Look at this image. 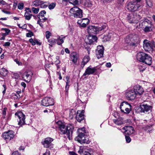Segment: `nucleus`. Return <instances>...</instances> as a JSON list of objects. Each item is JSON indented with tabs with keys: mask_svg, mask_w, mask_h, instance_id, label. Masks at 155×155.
Wrapping results in <instances>:
<instances>
[{
	"mask_svg": "<svg viewBox=\"0 0 155 155\" xmlns=\"http://www.w3.org/2000/svg\"><path fill=\"white\" fill-rule=\"evenodd\" d=\"M56 127H58L60 131L61 134H66L69 140H70V135H71L73 130L74 126L71 124H68L66 127L64 124L61 121L59 120L55 123Z\"/></svg>",
	"mask_w": 155,
	"mask_h": 155,
	"instance_id": "nucleus-1",
	"label": "nucleus"
},
{
	"mask_svg": "<svg viewBox=\"0 0 155 155\" xmlns=\"http://www.w3.org/2000/svg\"><path fill=\"white\" fill-rule=\"evenodd\" d=\"M137 60L148 65H151L152 58L148 54L143 52H140L137 55Z\"/></svg>",
	"mask_w": 155,
	"mask_h": 155,
	"instance_id": "nucleus-2",
	"label": "nucleus"
},
{
	"mask_svg": "<svg viewBox=\"0 0 155 155\" xmlns=\"http://www.w3.org/2000/svg\"><path fill=\"white\" fill-rule=\"evenodd\" d=\"M141 6L142 3L140 2L133 0L128 3L126 8L129 11L134 12L140 10Z\"/></svg>",
	"mask_w": 155,
	"mask_h": 155,
	"instance_id": "nucleus-3",
	"label": "nucleus"
},
{
	"mask_svg": "<svg viewBox=\"0 0 155 155\" xmlns=\"http://www.w3.org/2000/svg\"><path fill=\"white\" fill-rule=\"evenodd\" d=\"M107 26L105 24L103 25L102 26H89L87 27V31L89 34H97L99 31H103L104 32L105 29H107Z\"/></svg>",
	"mask_w": 155,
	"mask_h": 155,
	"instance_id": "nucleus-4",
	"label": "nucleus"
},
{
	"mask_svg": "<svg viewBox=\"0 0 155 155\" xmlns=\"http://www.w3.org/2000/svg\"><path fill=\"white\" fill-rule=\"evenodd\" d=\"M125 41L131 46L136 47L139 44L140 41L138 36L135 35L132 37H126L125 39Z\"/></svg>",
	"mask_w": 155,
	"mask_h": 155,
	"instance_id": "nucleus-5",
	"label": "nucleus"
},
{
	"mask_svg": "<svg viewBox=\"0 0 155 155\" xmlns=\"http://www.w3.org/2000/svg\"><path fill=\"white\" fill-rule=\"evenodd\" d=\"M70 12L75 18H81L83 17L82 10L77 6L71 8Z\"/></svg>",
	"mask_w": 155,
	"mask_h": 155,
	"instance_id": "nucleus-6",
	"label": "nucleus"
},
{
	"mask_svg": "<svg viewBox=\"0 0 155 155\" xmlns=\"http://www.w3.org/2000/svg\"><path fill=\"white\" fill-rule=\"evenodd\" d=\"M143 48L146 51H153V48H155V43L145 39L143 41Z\"/></svg>",
	"mask_w": 155,
	"mask_h": 155,
	"instance_id": "nucleus-7",
	"label": "nucleus"
},
{
	"mask_svg": "<svg viewBox=\"0 0 155 155\" xmlns=\"http://www.w3.org/2000/svg\"><path fill=\"white\" fill-rule=\"evenodd\" d=\"M127 18L130 23H137L140 19V16L135 13H134L129 14Z\"/></svg>",
	"mask_w": 155,
	"mask_h": 155,
	"instance_id": "nucleus-8",
	"label": "nucleus"
},
{
	"mask_svg": "<svg viewBox=\"0 0 155 155\" xmlns=\"http://www.w3.org/2000/svg\"><path fill=\"white\" fill-rule=\"evenodd\" d=\"M75 140L81 144H89L90 143V141L86 135L78 134V136L75 138Z\"/></svg>",
	"mask_w": 155,
	"mask_h": 155,
	"instance_id": "nucleus-9",
	"label": "nucleus"
},
{
	"mask_svg": "<svg viewBox=\"0 0 155 155\" xmlns=\"http://www.w3.org/2000/svg\"><path fill=\"white\" fill-rule=\"evenodd\" d=\"M15 115L17 117L18 119H17L18 122V124L20 126H22L23 125L25 124V115L21 112H18L16 113Z\"/></svg>",
	"mask_w": 155,
	"mask_h": 155,
	"instance_id": "nucleus-10",
	"label": "nucleus"
},
{
	"mask_svg": "<svg viewBox=\"0 0 155 155\" xmlns=\"http://www.w3.org/2000/svg\"><path fill=\"white\" fill-rule=\"evenodd\" d=\"M53 139L49 137L45 138L43 141H42L41 143L45 147L51 148L53 147V144L52 142Z\"/></svg>",
	"mask_w": 155,
	"mask_h": 155,
	"instance_id": "nucleus-11",
	"label": "nucleus"
},
{
	"mask_svg": "<svg viewBox=\"0 0 155 155\" xmlns=\"http://www.w3.org/2000/svg\"><path fill=\"white\" fill-rule=\"evenodd\" d=\"M41 104L45 106L53 105L54 104V100L53 98L46 97L42 100Z\"/></svg>",
	"mask_w": 155,
	"mask_h": 155,
	"instance_id": "nucleus-12",
	"label": "nucleus"
},
{
	"mask_svg": "<svg viewBox=\"0 0 155 155\" xmlns=\"http://www.w3.org/2000/svg\"><path fill=\"white\" fill-rule=\"evenodd\" d=\"M14 136V132L12 130H9L7 132H4L2 137L6 140H10L13 139Z\"/></svg>",
	"mask_w": 155,
	"mask_h": 155,
	"instance_id": "nucleus-13",
	"label": "nucleus"
},
{
	"mask_svg": "<svg viewBox=\"0 0 155 155\" xmlns=\"http://www.w3.org/2000/svg\"><path fill=\"white\" fill-rule=\"evenodd\" d=\"M65 36L61 35L59 37L57 40L54 38L48 40V42L52 45H53L57 41V44L58 45H60L64 42L63 39L65 38Z\"/></svg>",
	"mask_w": 155,
	"mask_h": 155,
	"instance_id": "nucleus-14",
	"label": "nucleus"
},
{
	"mask_svg": "<svg viewBox=\"0 0 155 155\" xmlns=\"http://www.w3.org/2000/svg\"><path fill=\"white\" fill-rule=\"evenodd\" d=\"M121 131L125 134L128 135L132 134L134 132L133 127L130 126H126L123 127Z\"/></svg>",
	"mask_w": 155,
	"mask_h": 155,
	"instance_id": "nucleus-15",
	"label": "nucleus"
},
{
	"mask_svg": "<svg viewBox=\"0 0 155 155\" xmlns=\"http://www.w3.org/2000/svg\"><path fill=\"white\" fill-rule=\"evenodd\" d=\"M133 90H129L125 93V96L127 100H132L137 96Z\"/></svg>",
	"mask_w": 155,
	"mask_h": 155,
	"instance_id": "nucleus-16",
	"label": "nucleus"
},
{
	"mask_svg": "<svg viewBox=\"0 0 155 155\" xmlns=\"http://www.w3.org/2000/svg\"><path fill=\"white\" fill-rule=\"evenodd\" d=\"M104 51V48L102 45H99L97 47L96 51V54L98 59L103 57Z\"/></svg>",
	"mask_w": 155,
	"mask_h": 155,
	"instance_id": "nucleus-17",
	"label": "nucleus"
},
{
	"mask_svg": "<svg viewBox=\"0 0 155 155\" xmlns=\"http://www.w3.org/2000/svg\"><path fill=\"white\" fill-rule=\"evenodd\" d=\"M133 90L137 96L141 95L144 92L143 87L139 85H136L134 86Z\"/></svg>",
	"mask_w": 155,
	"mask_h": 155,
	"instance_id": "nucleus-18",
	"label": "nucleus"
},
{
	"mask_svg": "<svg viewBox=\"0 0 155 155\" xmlns=\"http://www.w3.org/2000/svg\"><path fill=\"white\" fill-rule=\"evenodd\" d=\"M84 110H78L77 112V114L76 116V118L77 120L80 122L84 119Z\"/></svg>",
	"mask_w": 155,
	"mask_h": 155,
	"instance_id": "nucleus-19",
	"label": "nucleus"
},
{
	"mask_svg": "<svg viewBox=\"0 0 155 155\" xmlns=\"http://www.w3.org/2000/svg\"><path fill=\"white\" fill-rule=\"evenodd\" d=\"M140 112H147L151 111L152 110V107L147 104L144 103L140 106Z\"/></svg>",
	"mask_w": 155,
	"mask_h": 155,
	"instance_id": "nucleus-20",
	"label": "nucleus"
},
{
	"mask_svg": "<svg viewBox=\"0 0 155 155\" xmlns=\"http://www.w3.org/2000/svg\"><path fill=\"white\" fill-rule=\"evenodd\" d=\"M31 72L30 71H26L22 75V78L24 81L27 82H29L31 79V76L30 74Z\"/></svg>",
	"mask_w": 155,
	"mask_h": 155,
	"instance_id": "nucleus-21",
	"label": "nucleus"
},
{
	"mask_svg": "<svg viewBox=\"0 0 155 155\" xmlns=\"http://www.w3.org/2000/svg\"><path fill=\"white\" fill-rule=\"evenodd\" d=\"M79 57V54L76 52H72L70 55L71 60L74 64L77 63Z\"/></svg>",
	"mask_w": 155,
	"mask_h": 155,
	"instance_id": "nucleus-22",
	"label": "nucleus"
},
{
	"mask_svg": "<svg viewBox=\"0 0 155 155\" xmlns=\"http://www.w3.org/2000/svg\"><path fill=\"white\" fill-rule=\"evenodd\" d=\"M96 71V69L94 68H91L89 66L86 69L85 72L83 74V76H85L87 75H89L93 74Z\"/></svg>",
	"mask_w": 155,
	"mask_h": 155,
	"instance_id": "nucleus-23",
	"label": "nucleus"
},
{
	"mask_svg": "<svg viewBox=\"0 0 155 155\" xmlns=\"http://www.w3.org/2000/svg\"><path fill=\"white\" fill-rule=\"evenodd\" d=\"M128 102L126 101L122 102L120 105V108L122 112H124V110L126 107L129 106V104Z\"/></svg>",
	"mask_w": 155,
	"mask_h": 155,
	"instance_id": "nucleus-24",
	"label": "nucleus"
},
{
	"mask_svg": "<svg viewBox=\"0 0 155 155\" xmlns=\"http://www.w3.org/2000/svg\"><path fill=\"white\" fill-rule=\"evenodd\" d=\"M90 59V58L89 55H85L83 59L81 64V67L83 68L87 63L89 61Z\"/></svg>",
	"mask_w": 155,
	"mask_h": 155,
	"instance_id": "nucleus-25",
	"label": "nucleus"
},
{
	"mask_svg": "<svg viewBox=\"0 0 155 155\" xmlns=\"http://www.w3.org/2000/svg\"><path fill=\"white\" fill-rule=\"evenodd\" d=\"M151 23L150 21L148 19H145L140 24V26L141 28H143L144 27L147 26Z\"/></svg>",
	"mask_w": 155,
	"mask_h": 155,
	"instance_id": "nucleus-26",
	"label": "nucleus"
},
{
	"mask_svg": "<svg viewBox=\"0 0 155 155\" xmlns=\"http://www.w3.org/2000/svg\"><path fill=\"white\" fill-rule=\"evenodd\" d=\"M87 39L88 40V43L91 44L94 42L96 41L97 40V37L95 35H90L88 36Z\"/></svg>",
	"mask_w": 155,
	"mask_h": 155,
	"instance_id": "nucleus-27",
	"label": "nucleus"
},
{
	"mask_svg": "<svg viewBox=\"0 0 155 155\" xmlns=\"http://www.w3.org/2000/svg\"><path fill=\"white\" fill-rule=\"evenodd\" d=\"M82 23L81 25V26L84 28L89 24V20L87 18H83L82 20Z\"/></svg>",
	"mask_w": 155,
	"mask_h": 155,
	"instance_id": "nucleus-28",
	"label": "nucleus"
},
{
	"mask_svg": "<svg viewBox=\"0 0 155 155\" xmlns=\"http://www.w3.org/2000/svg\"><path fill=\"white\" fill-rule=\"evenodd\" d=\"M78 134H82L87 135V132L85 128L84 127L78 129Z\"/></svg>",
	"mask_w": 155,
	"mask_h": 155,
	"instance_id": "nucleus-29",
	"label": "nucleus"
},
{
	"mask_svg": "<svg viewBox=\"0 0 155 155\" xmlns=\"http://www.w3.org/2000/svg\"><path fill=\"white\" fill-rule=\"evenodd\" d=\"M31 12H26L25 14V19L27 20H29L32 14H31Z\"/></svg>",
	"mask_w": 155,
	"mask_h": 155,
	"instance_id": "nucleus-30",
	"label": "nucleus"
},
{
	"mask_svg": "<svg viewBox=\"0 0 155 155\" xmlns=\"http://www.w3.org/2000/svg\"><path fill=\"white\" fill-rule=\"evenodd\" d=\"M49 2H44L41 1V3L40 7L42 8H46L48 7Z\"/></svg>",
	"mask_w": 155,
	"mask_h": 155,
	"instance_id": "nucleus-31",
	"label": "nucleus"
},
{
	"mask_svg": "<svg viewBox=\"0 0 155 155\" xmlns=\"http://www.w3.org/2000/svg\"><path fill=\"white\" fill-rule=\"evenodd\" d=\"M2 30H4L5 32V33H2V36H6L8 35L10 32L11 31L10 29L7 28H2Z\"/></svg>",
	"mask_w": 155,
	"mask_h": 155,
	"instance_id": "nucleus-32",
	"label": "nucleus"
},
{
	"mask_svg": "<svg viewBox=\"0 0 155 155\" xmlns=\"http://www.w3.org/2000/svg\"><path fill=\"white\" fill-rule=\"evenodd\" d=\"M41 1L40 0H36L34 1L32 3V5L35 7H38L40 6Z\"/></svg>",
	"mask_w": 155,
	"mask_h": 155,
	"instance_id": "nucleus-33",
	"label": "nucleus"
},
{
	"mask_svg": "<svg viewBox=\"0 0 155 155\" xmlns=\"http://www.w3.org/2000/svg\"><path fill=\"white\" fill-rule=\"evenodd\" d=\"M29 41L33 45H35L36 44L40 45H41V44L37 40L35 39L34 40L32 38H30L29 40Z\"/></svg>",
	"mask_w": 155,
	"mask_h": 155,
	"instance_id": "nucleus-34",
	"label": "nucleus"
},
{
	"mask_svg": "<svg viewBox=\"0 0 155 155\" xmlns=\"http://www.w3.org/2000/svg\"><path fill=\"white\" fill-rule=\"evenodd\" d=\"M0 74L3 76H5L7 74V71L6 69L2 68L0 70Z\"/></svg>",
	"mask_w": 155,
	"mask_h": 155,
	"instance_id": "nucleus-35",
	"label": "nucleus"
},
{
	"mask_svg": "<svg viewBox=\"0 0 155 155\" xmlns=\"http://www.w3.org/2000/svg\"><path fill=\"white\" fill-rule=\"evenodd\" d=\"M114 122L115 124L118 125H120L123 123L122 120H121L120 119L114 120Z\"/></svg>",
	"mask_w": 155,
	"mask_h": 155,
	"instance_id": "nucleus-36",
	"label": "nucleus"
},
{
	"mask_svg": "<svg viewBox=\"0 0 155 155\" xmlns=\"http://www.w3.org/2000/svg\"><path fill=\"white\" fill-rule=\"evenodd\" d=\"M151 24H149L147 26L145 27L144 31L145 32H149L151 30Z\"/></svg>",
	"mask_w": 155,
	"mask_h": 155,
	"instance_id": "nucleus-37",
	"label": "nucleus"
},
{
	"mask_svg": "<svg viewBox=\"0 0 155 155\" xmlns=\"http://www.w3.org/2000/svg\"><path fill=\"white\" fill-rule=\"evenodd\" d=\"M76 114V112L74 110H72L70 112L69 117L72 119Z\"/></svg>",
	"mask_w": 155,
	"mask_h": 155,
	"instance_id": "nucleus-38",
	"label": "nucleus"
},
{
	"mask_svg": "<svg viewBox=\"0 0 155 155\" xmlns=\"http://www.w3.org/2000/svg\"><path fill=\"white\" fill-rule=\"evenodd\" d=\"M69 2L74 5L79 4L78 0H69Z\"/></svg>",
	"mask_w": 155,
	"mask_h": 155,
	"instance_id": "nucleus-39",
	"label": "nucleus"
},
{
	"mask_svg": "<svg viewBox=\"0 0 155 155\" xmlns=\"http://www.w3.org/2000/svg\"><path fill=\"white\" fill-rule=\"evenodd\" d=\"M131 106L130 104H129V106L128 107H126V108L124 110H125V111H124V112L126 114L129 113L131 110L130 108H131Z\"/></svg>",
	"mask_w": 155,
	"mask_h": 155,
	"instance_id": "nucleus-40",
	"label": "nucleus"
},
{
	"mask_svg": "<svg viewBox=\"0 0 155 155\" xmlns=\"http://www.w3.org/2000/svg\"><path fill=\"white\" fill-rule=\"evenodd\" d=\"M55 5L56 4L55 3H52L50 4H49L48 6L49 9L51 10L53 9L55 7Z\"/></svg>",
	"mask_w": 155,
	"mask_h": 155,
	"instance_id": "nucleus-41",
	"label": "nucleus"
},
{
	"mask_svg": "<svg viewBox=\"0 0 155 155\" xmlns=\"http://www.w3.org/2000/svg\"><path fill=\"white\" fill-rule=\"evenodd\" d=\"M31 10L35 14L38 13L39 11V8H36L34 7H32L31 8Z\"/></svg>",
	"mask_w": 155,
	"mask_h": 155,
	"instance_id": "nucleus-42",
	"label": "nucleus"
},
{
	"mask_svg": "<svg viewBox=\"0 0 155 155\" xmlns=\"http://www.w3.org/2000/svg\"><path fill=\"white\" fill-rule=\"evenodd\" d=\"M146 3L147 5L149 7L152 6V2L151 0H146Z\"/></svg>",
	"mask_w": 155,
	"mask_h": 155,
	"instance_id": "nucleus-43",
	"label": "nucleus"
},
{
	"mask_svg": "<svg viewBox=\"0 0 155 155\" xmlns=\"http://www.w3.org/2000/svg\"><path fill=\"white\" fill-rule=\"evenodd\" d=\"M39 19L37 21V24H39L40 26L41 27L43 28V21L41 20V19L39 18Z\"/></svg>",
	"mask_w": 155,
	"mask_h": 155,
	"instance_id": "nucleus-44",
	"label": "nucleus"
},
{
	"mask_svg": "<svg viewBox=\"0 0 155 155\" xmlns=\"http://www.w3.org/2000/svg\"><path fill=\"white\" fill-rule=\"evenodd\" d=\"M18 8L20 10L22 9L24 7V4L22 3H20L18 5Z\"/></svg>",
	"mask_w": 155,
	"mask_h": 155,
	"instance_id": "nucleus-45",
	"label": "nucleus"
},
{
	"mask_svg": "<svg viewBox=\"0 0 155 155\" xmlns=\"http://www.w3.org/2000/svg\"><path fill=\"white\" fill-rule=\"evenodd\" d=\"M7 110V109L6 107H5L4 108L3 110H2V114L3 116V117L4 118L5 117V116L6 114V111Z\"/></svg>",
	"mask_w": 155,
	"mask_h": 155,
	"instance_id": "nucleus-46",
	"label": "nucleus"
},
{
	"mask_svg": "<svg viewBox=\"0 0 155 155\" xmlns=\"http://www.w3.org/2000/svg\"><path fill=\"white\" fill-rule=\"evenodd\" d=\"M51 35V33L48 31L46 32V37L47 39H48L50 36Z\"/></svg>",
	"mask_w": 155,
	"mask_h": 155,
	"instance_id": "nucleus-47",
	"label": "nucleus"
},
{
	"mask_svg": "<svg viewBox=\"0 0 155 155\" xmlns=\"http://www.w3.org/2000/svg\"><path fill=\"white\" fill-rule=\"evenodd\" d=\"M69 83L68 82H66V85L65 86V91L66 93H68V89L69 87Z\"/></svg>",
	"mask_w": 155,
	"mask_h": 155,
	"instance_id": "nucleus-48",
	"label": "nucleus"
},
{
	"mask_svg": "<svg viewBox=\"0 0 155 155\" xmlns=\"http://www.w3.org/2000/svg\"><path fill=\"white\" fill-rule=\"evenodd\" d=\"M146 130H147L148 131H150L152 129V126L151 125L150 126H147L145 128Z\"/></svg>",
	"mask_w": 155,
	"mask_h": 155,
	"instance_id": "nucleus-49",
	"label": "nucleus"
},
{
	"mask_svg": "<svg viewBox=\"0 0 155 155\" xmlns=\"http://www.w3.org/2000/svg\"><path fill=\"white\" fill-rule=\"evenodd\" d=\"M125 139L127 143H129L131 141V139L129 137L127 136H125Z\"/></svg>",
	"mask_w": 155,
	"mask_h": 155,
	"instance_id": "nucleus-50",
	"label": "nucleus"
},
{
	"mask_svg": "<svg viewBox=\"0 0 155 155\" xmlns=\"http://www.w3.org/2000/svg\"><path fill=\"white\" fill-rule=\"evenodd\" d=\"M18 25L19 28L24 29H26L27 27V25L26 24H25L21 26L20 24H18Z\"/></svg>",
	"mask_w": 155,
	"mask_h": 155,
	"instance_id": "nucleus-51",
	"label": "nucleus"
},
{
	"mask_svg": "<svg viewBox=\"0 0 155 155\" xmlns=\"http://www.w3.org/2000/svg\"><path fill=\"white\" fill-rule=\"evenodd\" d=\"M46 13V12L45 10H42L39 13V14L42 17H43L44 16V14H45Z\"/></svg>",
	"mask_w": 155,
	"mask_h": 155,
	"instance_id": "nucleus-52",
	"label": "nucleus"
},
{
	"mask_svg": "<svg viewBox=\"0 0 155 155\" xmlns=\"http://www.w3.org/2000/svg\"><path fill=\"white\" fill-rule=\"evenodd\" d=\"M139 69L140 71H143L145 69V68L144 67H143L142 66L140 65L139 66Z\"/></svg>",
	"mask_w": 155,
	"mask_h": 155,
	"instance_id": "nucleus-53",
	"label": "nucleus"
},
{
	"mask_svg": "<svg viewBox=\"0 0 155 155\" xmlns=\"http://www.w3.org/2000/svg\"><path fill=\"white\" fill-rule=\"evenodd\" d=\"M33 35V33L32 32L30 33H28L26 34V36L28 37H31Z\"/></svg>",
	"mask_w": 155,
	"mask_h": 155,
	"instance_id": "nucleus-54",
	"label": "nucleus"
},
{
	"mask_svg": "<svg viewBox=\"0 0 155 155\" xmlns=\"http://www.w3.org/2000/svg\"><path fill=\"white\" fill-rule=\"evenodd\" d=\"M12 155H21L18 151H16L14 152L12 154Z\"/></svg>",
	"mask_w": 155,
	"mask_h": 155,
	"instance_id": "nucleus-55",
	"label": "nucleus"
},
{
	"mask_svg": "<svg viewBox=\"0 0 155 155\" xmlns=\"http://www.w3.org/2000/svg\"><path fill=\"white\" fill-rule=\"evenodd\" d=\"M14 77L15 79H18L19 77V76L18 74L15 73L14 74Z\"/></svg>",
	"mask_w": 155,
	"mask_h": 155,
	"instance_id": "nucleus-56",
	"label": "nucleus"
},
{
	"mask_svg": "<svg viewBox=\"0 0 155 155\" xmlns=\"http://www.w3.org/2000/svg\"><path fill=\"white\" fill-rule=\"evenodd\" d=\"M14 61L19 65H22V63L20 62L17 59H15Z\"/></svg>",
	"mask_w": 155,
	"mask_h": 155,
	"instance_id": "nucleus-57",
	"label": "nucleus"
},
{
	"mask_svg": "<svg viewBox=\"0 0 155 155\" xmlns=\"http://www.w3.org/2000/svg\"><path fill=\"white\" fill-rule=\"evenodd\" d=\"M10 43L9 42H5L3 45L4 46H10Z\"/></svg>",
	"mask_w": 155,
	"mask_h": 155,
	"instance_id": "nucleus-58",
	"label": "nucleus"
},
{
	"mask_svg": "<svg viewBox=\"0 0 155 155\" xmlns=\"http://www.w3.org/2000/svg\"><path fill=\"white\" fill-rule=\"evenodd\" d=\"M57 74L59 76V79L61 80L62 79V77L61 76V73L59 72H57Z\"/></svg>",
	"mask_w": 155,
	"mask_h": 155,
	"instance_id": "nucleus-59",
	"label": "nucleus"
},
{
	"mask_svg": "<svg viewBox=\"0 0 155 155\" xmlns=\"http://www.w3.org/2000/svg\"><path fill=\"white\" fill-rule=\"evenodd\" d=\"M3 87L4 88V90L3 91V94L4 95L5 92V91L6 89V86L5 85H4V84L3 85Z\"/></svg>",
	"mask_w": 155,
	"mask_h": 155,
	"instance_id": "nucleus-60",
	"label": "nucleus"
},
{
	"mask_svg": "<svg viewBox=\"0 0 155 155\" xmlns=\"http://www.w3.org/2000/svg\"><path fill=\"white\" fill-rule=\"evenodd\" d=\"M43 155H50V151L48 150H46L45 153H44Z\"/></svg>",
	"mask_w": 155,
	"mask_h": 155,
	"instance_id": "nucleus-61",
	"label": "nucleus"
},
{
	"mask_svg": "<svg viewBox=\"0 0 155 155\" xmlns=\"http://www.w3.org/2000/svg\"><path fill=\"white\" fill-rule=\"evenodd\" d=\"M2 11L4 13L6 14H10V12H9L6 11L5 10H2Z\"/></svg>",
	"mask_w": 155,
	"mask_h": 155,
	"instance_id": "nucleus-62",
	"label": "nucleus"
},
{
	"mask_svg": "<svg viewBox=\"0 0 155 155\" xmlns=\"http://www.w3.org/2000/svg\"><path fill=\"white\" fill-rule=\"evenodd\" d=\"M21 86H23L24 87V89H25V87H26V84L24 82H21Z\"/></svg>",
	"mask_w": 155,
	"mask_h": 155,
	"instance_id": "nucleus-63",
	"label": "nucleus"
},
{
	"mask_svg": "<svg viewBox=\"0 0 155 155\" xmlns=\"http://www.w3.org/2000/svg\"><path fill=\"white\" fill-rule=\"evenodd\" d=\"M69 154L70 155H78L74 152H69Z\"/></svg>",
	"mask_w": 155,
	"mask_h": 155,
	"instance_id": "nucleus-64",
	"label": "nucleus"
}]
</instances>
